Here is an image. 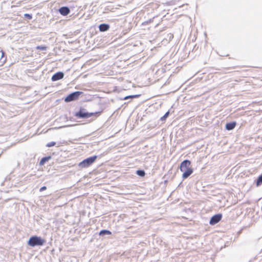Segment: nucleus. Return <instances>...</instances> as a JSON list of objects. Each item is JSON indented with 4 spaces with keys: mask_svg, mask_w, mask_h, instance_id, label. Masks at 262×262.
<instances>
[{
    "mask_svg": "<svg viewBox=\"0 0 262 262\" xmlns=\"http://www.w3.org/2000/svg\"><path fill=\"white\" fill-rule=\"evenodd\" d=\"M180 169L183 172L182 178L184 179L187 178L193 172V169L191 167V162L188 160H185L181 163Z\"/></svg>",
    "mask_w": 262,
    "mask_h": 262,
    "instance_id": "f257e3e1",
    "label": "nucleus"
},
{
    "mask_svg": "<svg viewBox=\"0 0 262 262\" xmlns=\"http://www.w3.org/2000/svg\"><path fill=\"white\" fill-rule=\"evenodd\" d=\"M102 112V111L96 112L94 113L84 112L83 110H80L78 113L76 114V116L78 118H88L93 117L92 121L96 120L99 116H100Z\"/></svg>",
    "mask_w": 262,
    "mask_h": 262,
    "instance_id": "f03ea898",
    "label": "nucleus"
},
{
    "mask_svg": "<svg viewBox=\"0 0 262 262\" xmlns=\"http://www.w3.org/2000/svg\"><path fill=\"white\" fill-rule=\"evenodd\" d=\"M46 241L41 237L37 236H31L28 242V244L31 247L41 246L44 245Z\"/></svg>",
    "mask_w": 262,
    "mask_h": 262,
    "instance_id": "7ed1b4c3",
    "label": "nucleus"
},
{
    "mask_svg": "<svg viewBox=\"0 0 262 262\" xmlns=\"http://www.w3.org/2000/svg\"><path fill=\"white\" fill-rule=\"evenodd\" d=\"M97 159V156H94L93 157H89L80 162L78 165L79 167L82 168L88 167L91 165Z\"/></svg>",
    "mask_w": 262,
    "mask_h": 262,
    "instance_id": "20e7f679",
    "label": "nucleus"
},
{
    "mask_svg": "<svg viewBox=\"0 0 262 262\" xmlns=\"http://www.w3.org/2000/svg\"><path fill=\"white\" fill-rule=\"evenodd\" d=\"M82 93V92L77 91L69 94L64 99L66 102H70L77 100L79 96Z\"/></svg>",
    "mask_w": 262,
    "mask_h": 262,
    "instance_id": "39448f33",
    "label": "nucleus"
},
{
    "mask_svg": "<svg viewBox=\"0 0 262 262\" xmlns=\"http://www.w3.org/2000/svg\"><path fill=\"white\" fill-rule=\"evenodd\" d=\"M222 217V214H216L211 217L209 221V224L211 225H214L219 223L221 220Z\"/></svg>",
    "mask_w": 262,
    "mask_h": 262,
    "instance_id": "423d86ee",
    "label": "nucleus"
},
{
    "mask_svg": "<svg viewBox=\"0 0 262 262\" xmlns=\"http://www.w3.org/2000/svg\"><path fill=\"white\" fill-rule=\"evenodd\" d=\"M7 57L5 55L4 52L0 48V67L4 66L6 62Z\"/></svg>",
    "mask_w": 262,
    "mask_h": 262,
    "instance_id": "0eeeda50",
    "label": "nucleus"
},
{
    "mask_svg": "<svg viewBox=\"0 0 262 262\" xmlns=\"http://www.w3.org/2000/svg\"><path fill=\"white\" fill-rule=\"evenodd\" d=\"M63 76H64L63 73L61 72H57V73H55V74H54L52 76L51 79L53 81H57L58 80L62 79Z\"/></svg>",
    "mask_w": 262,
    "mask_h": 262,
    "instance_id": "6e6552de",
    "label": "nucleus"
},
{
    "mask_svg": "<svg viewBox=\"0 0 262 262\" xmlns=\"http://www.w3.org/2000/svg\"><path fill=\"white\" fill-rule=\"evenodd\" d=\"M59 13L63 16H66L69 14L70 10L67 7H62L59 9Z\"/></svg>",
    "mask_w": 262,
    "mask_h": 262,
    "instance_id": "1a4fd4ad",
    "label": "nucleus"
},
{
    "mask_svg": "<svg viewBox=\"0 0 262 262\" xmlns=\"http://www.w3.org/2000/svg\"><path fill=\"white\" fill-rule=\"evenodd\" d=\"M236 125V123L235 121L227 123L226 124V129L228 130H230L234 128Z\"/></svg>",
    "mask_w": 262,
    "mask_h": 262,
    "instance_id": "9d476101",
    "label": "nucleus"
},
{
    "mask_svg": "<svg viewBox=\"0 0 262 262\" xmlns=\"http://www.w3.org/2000/svg\"><path fill=\"white\" fill-rule=\"evenodd\" d=\"M99 30L100 31L104 32L107 31L109 29V26L107 24H101L99 27Z\"/></svg>",
    "mask_w": 262,
    "mask_h": 262,
    "instance_id": "9b49d317",
    "label": "nucleus"
},
{
    "mask_svg": "<svg viewBox=\"0 0 262 262\" xmlns=\"http://www.w3.org/2000/svg\"><path fill=\"white\" fill-rule=\"evenodd\" d=\"M51 158V156L44 157L41 159L39 162L40 165H43L44 164L47 162L48 160H49Z\"/></svg>",
    "mask_w": 262,
    "mask_h": 262,
    "instance_id": "f8f14e48",
    "label": "nucleus"
},
{
    "mask_svg": "<svg viewBox=\"0 0 262 262\" xmlns=\"http://www.w3.org/2000/svg\"><path fill=\"white\" fill-rule=\"evenodd\" d=\"M112 233L109 230H101L100 233H99V235H104V234H108V235H110Z\"/></svg>",
    "mask_w": 262,
    "mask_h": 262,
    "instance_id": "ddd939ff",
    "label": "nucleus"
},
{
    "mask_svg": "<svg viewBox=\"0 0 262 262\" xmlns=\"http://www.w3.org/2000/svg\"><path fill=\"white\" fill-rule=\"evenodd\" d=\"M140 96V95H129V96H126L125 97H124L123 99V100H127L129 98H138Z\"/></svg>",
    "mask_w": 262,
    "mask_h": 262,
    "instance_id": "4468645a",
    "label": "nucleus"
},
{
    "mask_svg": "<svg viewBox=\"0 0 262 262\" xmlns=\"http://www.w3.org/2000/svg\"><path fill=\"white\" fill-rule=\"evenodd\" d=\"M262 184V174L258 177L256 181V186H258Z\"/></svg>",
    "mask_w": 262,
    "mask_h": 262,
    "instance_id": "2eb2a0df",
    "label": "nucleus"
},
{
    "mask_svg": "<svg viewBox=\"0 0 262 262\" xmlns=\"http://www.w3.org/2000/svg\"><path fill=\"white\" fill-rule=\"evenodd\" d=\"M137 174L140 177H144L145 175V173L144 170H138L136 172Z\"/></svg>",
    "mask_w": 262,
    "mask_h": 262,
    "instance_id": "dca6fc26",
    "label": "nucleus"
},
{
    "mask_svg": "<svg viewBox=\"0 0 262 262\" xmlns=\"http://www.w3.org/2000/svg\"><path fill=\"white\" fill-rule=\"evenodd\" d=\"M169 111H168L167 112H166L164 115L160 119V120L161 121H165L166 120V119L168 117V116H169Z\"/></svg>",
    "mask_w": 262,
    "mask_h": 262,
    "instance_id": "f3484780",
    "label": "nucleus"
},
{
    "mask_svg": "<svg viewBox=\"0 0 262 262\" xmlns=\"http://www.w3.org/2000/svg\"><path fill=\"white\" fill-rule=\"evenodd\" d=\"M36 49L40 50H46L47 49V47L46 46H37L36 47Z\"/></svg>",
    "mask_w": 262,
    "mask_h": 262,
    "instance_id": "a211bd4d",
    "label": "nucleus"
},
{
    "mask_svg": "<svg viewBox=\"0 0 262 262\" xmlns=\"http://www.w3.org/2000/svg\"><path fill=\"white\" fill-rule=\"evenodd\" d=\"M56 145V142H51L50 143H48L47 145H46V146L47 147H52V146H55Z\"/></svg>",
    "mask_w": 262,
    "mask_h": 262,
    "instance_id": "6ab92c4d",
    "label": "nucleus"
},
{
    "mask_svg": "<svg viewBox=\"0 0 262 262\" xmlns=\"http://www.w3.org/2000/svg\"><path fill=\"white\" fill-rule=\"evenodd\" d=\"M25 17H26L27 18L29 19H31L32 17V15L31 14H25L24 15Z\"/></svg>",
    "mask_w": 262,
    "mask_h": 262,
    "instance_id": "aec40b11",
    "label": "nucleus"
},
{
    "mask_svg": "<svg viewBox=\"0 0 262 262\" xmlns=\"http://www.w3.org/2000/svg\"><path fill=\"white\" fill-rule=\"evenodd\" d=\"M47 189V187L46 186H43L40 188V191H42L43 190H45Z\"/></svg>",
    "mask_w": 262,
    "mask_h": 262,
    "instance_id": "412c9836",
    "label": "nucleus"
}]
</instances>
